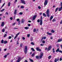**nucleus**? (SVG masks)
I'll list each match as a JSON object with an SVG mask.
<instances>
[{
  "label": "nucleus",
  "mask_w": 62,
  "mask_h": 62,
  "mask_svg": "<svg viewBox=\"0 0 62 62\" xmlns=\"http://www.w3.org/2000/svg\"><path fill=\"white\" fill-rule=\"evenodd\" d=\"M43 53L41 52L40 53V55L36 56V59H38L39 58V57L40 59H41L42 57V56H43Z\"/></svg>",
  "instance_id": "1"
},
{
  "label": "nucleus",
  "mask_w": 62,
  "mask_h": 62,
  "mask_svg": "<svg viewBox=\"0 0 62 62\" xmlns=\"http://www.w3.org/2000/svg\"><path fill=\"white\" fill-rule=\"evenodd\" d=\"M46 14L48 17H49L50 15H49V9H48L47 10L46 12Z\"/></svg>",
  "instance_id": "2"
},
{
  "label": "nucleus",
  "mask_w": 62,
  "mask_h": 62,
  "mask_svg": "<svg viewBox=\"0 0 62 62\" xmlns=\"http://www.w3.org/2000/svg\"><path fill=\"white\" fill-rule=\"evenodd\" d=\"M27 51V46H26L25 47V49H24V52L25 54H26Z\"/></svg>",
  "instance_id": "3"
},
{
  "label": "nucleus",
  "mask_w": 62,
  "mask_h": 62,
  "mask_svg": "<svg viewBox=\"0 0 62 62\" xmlns=\"http://www.w3.org/2000/svg\"><path fill=\"white\" fill-rule=\"evenodd\" d=\"M47 3H48V0H45L44 4V7H45V6L47 4Z\"/></svg>",
  "instance_id": "4"
},
{
  "label": "nucleus",
  "mask_w": 62,
  "mask_h": 62,
  "mask_svg": "<svg viewBox=\"0 0 62 62\" xmlns=\"http://www.w3.org/2000/svg\"><path fill=\"white\" fill-rule=\"evenodd\" d=\"M42 16H41V19L40 23V25H42Z\"/></svg>",
  "instance_id": "5"
},
{
  "label": "nucleus",
  "mask_w": 62,
  "mask_h": 62,
  "mask_svg": "<svg viewBox=\"0 0 62 62\" xmlns=\"http://www.w3.org/2000/svg\"><path fill=\"white\" fill-rule=\"evenodd\" d=\"M56 52H59V53H62V51L61 50H59V48H58L56 51Z\"/></svg>",
  "instance_id": "6"
},
{
  "label": "nucleus",
  "mask_w": 62,
  "mask_h": 62,
  "mask_svg": "<svg viewBox=\"0 0 62 62\" xmlns=\"http://www.w3.org/2000/svg\"><path fill=\"white\" fill-rule=\"evenodd\" d=\"M61 7L60 8H59V11H61L62 9V2H61Z\"/></svg>",
  "instance_id": "7"
},
{
  "label": "nucleus",
  "mask_w": 62,
  "mask_h": 62,
  "mask_svg": "<svg viewBox=\"0 0 62 62\" xmlns=\"http://www.w3.org/2000/svg\"><path fill=\"white\" fill-rule=\"evenodd\" d=\"M37 15H35L33 16L32 18L33 20H35V19H36V18L37 17Z\"/></svg>",
  "instance_id": "8"
},
{
  "label": "nucleus",
  "mask_w": 62,
  "mask_h": 62,
  "mask_svg": "<svg viewBox=\"0 0 62 62\" xmlns=\"http://www.w3.org/2000/svg\"><path fill=\"white\" fill-rule=\"evenodd\" d=\"M21 0L22 4H25V1H24V0Z\"/></svg>",
  "instance_id": "9"
},
{
  "label": "nucleus",
  "mask_w": 62,
  "mask_h": 62,
  "mask_svg": "<svg viewBox=\"0 0 62 62\" xmlns=\"http://www.w3.org/2000/svg\"><path fill=\"white\" fill-rule=\"evenodd\" d=\"M36 49L38 51H39V52H41V49H39V47H37L36 48Z\"/></svg>",
  "instance_id": "10"
},
{
  "label": "nucleus",
  "mask_w": 62,
  "mask_h": 62,
  "mask_svg": "<svg viewBox=\"0 0 62 62\" xmlns=\"http://www.w3.org/2000/svg\"><path fill=\"white\" fill-rule=\"evenodd\" d=\"M51 49V46H50L48 47L47 50L48 51H49L50 50V49Z\"/></svg>",
  "instance_id": "11"
},
{
  "label": "nucleus",
  "mask_w": 62,
  "mask_h": 62,
  "mask_svg": "<svg viewBox=\"0 0 62 62\" xmlns=\"http://www.w3.org/2000/svg\"><path fill=\"white\" fill-rule=\"evenodd\" d=\"M59 58H58L57 59V58H55L54 61V62H57V61H59Z\"/></svg>",
  "instance_id": "12"
},
{
  "label": "nucleus",
  "mask_w": 62,
  "mask_h": 62,
  "mask_svg": "<svg viewBox=\"0 0 62 62\" xmlns=\"http://www.w3.org/2000/svg\"><path fill=\"white\" fill-rule=\"evenodd\" d=\"M20 60H21V58L20 57H18V60L16 61V62H19V61H20Z\"/></svg>",
  "instance_id": "13"
},
{
  "label": "nucleus",
  "mask_w": 62,
  "mask_h": 62,
  "mask_svg": "<svg viewBox=\"0 0 62 62\" xmlns=\"http://www.w3.org/2000/svg\"><path fill=\"white\" fill-rule=\"evenodd\" d=\"M5 24V23L4 22H2V24L1 25V26L3 27V26H4V25Z\"/></svg>",
  "instance_id": "14"
},
{
  "label": "nucleus",
  "mask_w": 62,
  "mask_h": 62,
  "mask_svg": "<svg viewBox=\"0 0 62 62\" xmlns=\"http://www.w3.org/2000/svg\"><path fill=\"white\" fill-rule=\"evenodd\" d=\"M61 41H62V39H58L57 42H61Z\"/></svg>",
  "instance_id": "15"
},
{
  "label": "nucleus",
  "mask_w": 62,
  "mask_h": 62,
  "mask_svg": "<svg viewBox=\"0 0 62 62\" xmlns=\"http://www.w3.org/2000/svg\"><path fill=\"white\" fill-rule=\"evenodd\" d=\"M21 23H24V20L23 19H22L21 20Z\"/></svg>",
  "instance_id": "16"
},
{
  "label": "nucleus",
  "mask_w": 62,
  "mask_h": 62,
  "mask_svg": "<svg viewBox=\"0 0 62 62\" xmlns=\"http://www.w3.org/2000/svg\"><path fill=\"white\" fill-rule=\"evenodd\" d=\"M17 13V10H15L14 11V14L16 15V14Z\"/></svg>",
  "instance_id": "17"
},
{
  "label": "nucleus",
  "mask_w": 62,
  "mask_h": 62,
  "mask_svg": "<svg viewBox=\"0 0 62 62\" xmlns=\"http://www.w3.org/2000/svg\"><path fill=\"white\" fill-rule=\"evenodd\" d=\"M35 54H36V53H35V52L33 53L31 55V56L32 57H33V56H35Z\"/></svg>",
  "instance_id": "18"
},
{
  "label": "nucleus",
  "mask_w": 62,
  "mask_h": 62,
  "mask_svg": "<svg viewBox=\"0 0 62 62\" xmlns=\"http://www.w3.org/2000/svg\"><path fill=\"white\" fill-rule=\"evenodd\" d=\"M47 35H51L52 34V33H49L48 31L47 32Z\"/></svg>",
  "instance_id": "19"
},
{
  "label": "nucleus",
  "mask_w": 62,
  "mask_h": 62,
  "mask_svg": "<svg viewBox=\"0 0 62 62\" xmlns=\"http://www.w3.org/2000/svg\"><path fill=\"white\" fill-rule=\"evenodd\" d=\"M58 8H56L55 10V12H57V11L58 10Z\"/></svg>",
  "instance_id": "20"
},
{
  "label": "nucleus",
  "mask_w": 62,
  "mask_h": 62,
  "mask_svg": "<svg viewBox=\"0 0 62 62\" xmlns=\"http://www.w3.org/2000/svg\"><path fill=\"white\" fill-rule=\"evenodd\" d=\"M53 18V16H51V17L50 18V21H51V20H52Z\"/></svg>",
  "instance_id": "21"
},
{
  "label": "nucleus",
  "mask_w": 62,
  "mask_h": 62,
  "mask_svg": "<svg viewBox=\"0 0 62 62\" xmlns=\"http://www.w3.org/2000/svg\"><path fill=\"white\" fill-rule=\"evenodd\" d=\"M25 29H26V30H27V29H29V27H24Z\"/></svg>",
  "instance_id": "22"
},
{
  "label": "nucleus",
  "mask_w": 62,
  "mask_h": 62,
  "mask_svg": "<svg viewBox=\"0 0 62 62\" xmlns=\"http://www.w3.org/2000/svg\"><path fill=\"white\" fill-rule=\"evenodd\" d=\"M31 50H32V51H33V52H35V50H34V48H31Z\"/></svg>",
  "instance_id": "23"
},
{
  "label": "nucleus",
  "mask_w": 62,
  "mask_h": 62,
  "mask_svg": "<svg viewBox=\"0 0 62 62\" xmlns=\"http://www.w3.org/2000/svg\"><path fill=\"white\" fill-rule=\"evenodd\" d=\"M33 37H31L30 38V40L31 41H33Z\"/></svg>",
  "instance_id": "24"
},
{
  "label": "nucleus",
  "mask_w": 62,
  "mask_h": 62,
  "mask_svg": "<svg viewBox=\"0 0 62 62\" xmlns=\"http://www.w3.org/2000/svg\"><path fill=\"white\" fill-rule=\"evenodd\" d=\"M43 15L44 17H46V15L44 13L43 14Z\"/></svg>",
  "instance_id": "25"
},
{
  "label": "nucleus",
  "mask_w": 62,
  "mask_h": 62,
  "mask_svg": "<svg viewBox=\"0 0 62 62\" xmlns=\"http://www.w3.org/2000/svg\"><path fill=\"white\" fill-rule=\"evenodd\" d=\"M29 60H30V61H31V62H33L34 61H33V60L32 59H30Z\"/></svg>",
  "instance_id": "26"
},
{
  "label": "nucleus",
  "mask_w": 62,
  "mask_h": 62,
  "mask_svg": "<svg viewBox=\"0 0 62 62\" xmlns=\"http://www.w3.org/2000/svg\"><path fill=\"white\" fill-rule=\"evenodd\" d=\"M23 46V44L21 43L20 44V46L21 47H22Z\"/></svg>",
  "instance_id": "27"
},
{
  "label": "nucleus",
  "mask_w": 62,
  "mask_h": 62,
  "mask_svg": "<svg viewBox=\"0 0 62 62\" xmlns=\"http://www.w3.org/2000/svg\"><path fill=\"white\" fill-rule=\"evenodd\" d=\"M10 5V2H9L8 4V6L9 7Z\"/></svg>",
  "instance_id": "28"
},
{
  "label": "nucleus",
  "mask_w": 62,
  "mask_h": 62,
  "mask_svg": "<svg viewBox=\"0 0 62 62\" xmlns=\"http://www.w3.org/2000/svg\"><path fill=\"white\" fill-rule=\"evenodd\" d=\"M53 53H55V51H54V48H53Z\"/></svg>",
  "instance_id": "29"
},
{
  "label": "nucleus",
  "mask_w": 62,
  "mask_h": 62,
  "mask_svg": "<svg viewBox=\"0 0 62 62\" xmlns=\"http://www.w3.org/2000/svg\"><path fill=\"white\" fill-rule=\"evenodd\" d=\"M33 31L34 32H36V29H34Z\"/></svg>",
  "instance_id": "30"
},
{
  "label": "nucleus",
  "mask_w": 62,
  "mask_h": 62,
  "mask_svg": "<svg viewBox=\"0 0 62 62\" xmlns=\"http://www.w3.org/2000/svg\"><path fill=\"white\" fill-rule=\"evenodd\" d=\"M4 43L5 44H6V43H8V42L7 41H4Z\"/></svg>",
  "instance_id": "31"
},
{
  "label": "nucleus",
  "mask_w": 62,
  "mask_h": 62,
  "mask_svg": "<svg viewBox=\"0 0 62 62\" xmlns=\"http://www.w3.org/2000/svg\"><path fill=\"white\" fill-rule=\"evenodd\" d=\"M20 32H19L18 33H17V34H16V36H17V37H18V36L20 34Z\"/></svg>",
  "instance_id": "32"
},
{
  "label": "nucleus",
  "mask_w": 62,
  "mask_h": 62,
  "mask_svg": "<svg viewBox=\"0 0 62 62\" xmlns=\"http://www.w3.org/2000/svg\"><path fill=\"white\" fill-rule=\"evenodd\" d=\"M2 32H5V29H3L2 30Z\"/></svg>",
  "instance_id": "33"
},
{
  "label": "nucleus",
  "mask_w": 62,
  "mask_h": 62,
  "mask_svg": "<svg viewBox=\"0 0 62 62\" xmlns=\"http://www.w3.org/2000/svg\"><path fill=\"white\" fill-rule=\"evenodd\" d=\"M19 15H23V13L22 12H20L19 13Z\"/></svg>",
  "instance_id": "34"
},
{
  "label": "nucleus",
  "mask_w": 62,
  "mask_h": 62,
  "mask_svg": "<svg viewBox=\"0 0 62 62\" xmlns=\"http://www.w3.org/2000/svg\"><path fill=\"white\" fill-rule=\"evenodd\" d=\"M52 22H55V19H54L52 20Z\"/></svg>",
  "instance_id": "35"
},
{
  "label": "nucleus",
  "mask_w": 62,
  "mask_h": 62,
  "mask_svg": "<svg viewBox=\"0 0 62 62\" xmlns=\"http://www.w3.org/2000/svg\"><path fill=\"white\" fill-rule=\"evenodd\" d=\"M4 43V40H2L1 41V43Z\"/></svg>",
  "instance_id": "36"
},
{
  "label": "nucleus",
  "mask_w": 62,
  "mask_h": 62,
  "mask_svg": "<svg viewBox=\"0 0 62 62\" xmlns=\"http://www.w3.org/2000/svg\"><path fill=\"white\" fill-rule=\"evenodd\" d=\"M5 9H3L2 10H0V12H3V11H4V10Z\"/></svg>",
  "instance_id": "37"
},
{
  "label": "nucleus",
  "mask_w": 62,
  "mask_h": 62,
  "mask_svg": "<svg viewBox=\"0 0 62 62\" xmlns=\"http://www.w3.org/2000/svg\"><path fill=\"white\" fill-rule=\"evenodd\" d=\"M21 22L20 21H19L18 22V25H20V24Z\"/></svg>",
  "instance_id": "38"
},
{
  "label": "nucleus",
  "mask_w": 62,
  "mask_h": 62,
  "mask_svg": "<svg viewBox=\"0 0 62 62\" xmlns=\"http://www.w3.org/2000/svg\"><path fill=\"white\" fill-rule=\"evenodd\" d=\"M24 8V7H23V6H22L21 7V8Z\"/></svg>",
  "instance_id": "39"
},
{
  "label": "nucleus",
  "mask_w": 62,
  "mask_h": 62,
  "mask_svg": "<svg viewBox=\"0 0 62 62\" xmlns=\"http://www.w3.org/2000/svg\"><path fill=\"white\" fill-rule=\"evenodd\" d=\"M31 44H32V45H34V43H33V42H31Z\"/></svg>",
  "instance_id": "40"
},
{
  "label": "nucleus",
  "mask_w": 62,
  "mask_h": 62,
  "mask_svg": "<svg viewBox=\"0 0 62 62\" xmlns=\"http://www.w3.org/2000/svg\"><path fill=\"white\" fill-rule=\"evenodd\" d=\"M51 58V56H49L48 57V58L49 59H50Z\"/></svg>",
  "instance_id": "41"
},
{
  "label": "nucleus",
  "mask_w": 62,
  "mask_h": 62,
  "mask_svg": "<svg viewBox=\"0 0 62 62\" xmlns=\"http://www.w3.org/2000/svg\"><path fill=\"white\" fill-rule=\"evenodd\" d=\"M38 8L39 9H41V7H40V6H39L38 7Z\"/></svg>",
  "instance_id": "42"
},
{
  "label": "nucleus",
  "mask_w": 62,
  "mask_h": 62,
  "mask_svg": "<svg viewBox=\"0 0 62 62\" xmlns=\"http://www.w3.org/2000/svg\"><path fill=\"white\" fill-rule=\"evenodd\" d=\"M27 37H28V38H29V37H30V34H29L27 35Z\"/></svg>",
  "instance_id": "43"
},
{
  "label": "nucleus",
  "mask_w": 62,
  "mask_h": 62,
  "mask_svg": "<svg viewBox=\"0 0 62 62\" xmlns=\"http://www.w3.org/2000/svg\"><path fill=\"white\" fill-rule=\"evenodd\" d=\"M42 43H45V41L44 40H43L42 41Z\"/></svg>",
  "instance_id": "44"
},
{
  "label": "nucleus",
  "mask_w": 62,
  "mask_h": 62,
  "mask_svg": "<svg viewBox=\"0 0 62 62\" xmlns=\"http://www.w3.org/2000/svg\"><path fill=\"white\" fill-rule=\"evenodd\" d=\"M51 32L52 33H54V31L53 30H52Z\"/></svg>",
  "instance_id": "45"
},
{
  "label": "nucleus",
  "mask_w": 62,
  "mask_h": 62,
  "mask_svg": "<svg viewBox=\"0 0 62 62\" xmlns=\"http://www.w3.org/2000/svg\"><path fill=\"white\" fill-rule=\"evenodd\" d=\"M43 39H46V37H44L43 38Z\"/></svg>",
  "instance_id": "46"
},
{
  "label": "nucleus",
  "mask_w": 62,
  "mask_h": 62,
  "mask_svg": "<svg viewBox=\"0 0 62 62\" xmlns=\"http://www.w3.org/2000/svg\"><path fill=\"white\" fill-rule=\"evenodd\" d=\"M5 4V3H4L2 5V7H3L4 6V5Z\"/></svg>",
  "instance_id": "47"
},
{
  "label": "nucleus",
  "mask_w": 62,
  "mask_h": 62,
  "mask_svg": "<svg viewBox=\"0 0 62 62\" xmlns=\"http://www.w3.org/2000/svg\"><path fill=\"white\" fill-rule=\"evenodd\" d=\"M40 45L41 46H44V44H40Z\"/></svg>",
  "instance_id": "48"
},
{
  "label": "nucleus",
  "mask_w": 62,
  "mask_h": 62,
  "mask_svg": "<svg viewBox=\"0 0 62 62\" xmlns=\"http://www.w3.org/2000/svg\"><path fill=\"white\" fill-rule=\"evenodd\" d=\"M19 20H20V19L19 18H18V19H16V21L17 22H18V21L19 22Z\"/></svg>",
  "instance_id": "49"
},
{
  "label": "nucleus",
  "mask_w": 62,
  "mask_h": 62,
  "mask_svg": "<svg viewBox=\"0 0 62 62\" xmlns=\"http://www.w3.org/2000/svg\"><path fill=\"white\" fill-rule=\"evenodd\" d=\"M14 29V30H15V29H18V28H13Z\"/></svg>",
  "instance_id": "50"
},
{
  "label": "nucleus",
  "mask_w": 62,
  "mask_h": 62,
  "mask_svg": "<svg viewBox=\"0 0 62 62\" xmlns=\"http://www.w3.org/2000/svg\"><path fill=\"white\" fill-rule=\"evenodd\" d=\"M7 56V55H5L4 56V57H5V58H6Z\"/></svg>",
  "instance_id": "51"
},
{
  "label": "nucleus",
  "mask_w": 62,
  "mask_h": 62,
  "mask_svg": "<svg viewBox=\"0 0 62 62\" xmlns=\"http://www.w3.org/2000/svg\"><path fill=\"white\" fill-rule=\"evenodd\" d=\"M15 24H16V23H13L12 24L13 26V25H15Z\"/></svg>",
  "instance_id": "52"
},
{
  "label": "nucleus",
  "mask_w": 62,
  "mask_h": 62,
  "mask_svg": "<svg viewBox=\"0 0 62 62\" xmlns=\"http://www.w3.org/2000/svg\"><path fill=\"white\" fill-rule=\"evenodd\" d=\"M17 36H16L15 37V38H14V39H16V38H17Z\"/></svg>",
  "instance_id": "53"
},
{
  "label": "nucleus",
  "mask_w": 62,
  "mask_h": 62,
  "mask_svg": "<svg viewBox=\"0 0 62 62\" xmlns=\"http://www.w3.org/2000/svg\"><path fill=\"white\" fill-rule=\"evenodd\" d=\"M11 39V37L10 36L9 37L8 39Z\"/></svg>",
  "instance_id": "54"
},
{
  "label": "nucleus",
  "mask_w": 62,
  "mask_h": 62,
  "mask_svg": "<svg viewBox=\"0 0 62 62\" xmlns=\"http://www.w3.org/2000/svg\"><path fill=\"white\" fill-rule=\"evenodd\" d=\"M7 36V34H5L4 36V37H6Z\"/></svg>",
  "instance_id": "55"
},
{
  "label": "nucleus",
  "mask_w": 62,
  "mask_h": 62,
  "mask_svg": "<svg viewBox=\"0 0 62 62\" xmlns=\"http://www.w3.org/2000/svg\"><path fill=\"white\" fill-rule=\"evenodd\" d=\"M39 22H40L39 19H38L37 20V22H38V23H39Z\"/></svg>",
  "instance_id": "56"
},
{
  "label": "nucleus",
  "mask_w": 62,
  "mask_h": 62,
  "mask_svg": "<svg viewBox=\"0 0 62 62\" xmlns=\"http://www.w3.org/2000/svg\"><path fill=\"white\" fill-rule=\"evenodd\" d=\"M10 19L11 20H12V19H13V18L12 17L10 18Z\"/></svg>",
  "instance_id": "57"
},
{
  "label": "nucleus",
  "mask_w": 62,
  "mask_h": 62,
  "mask_svg": "<svg viewBox=\"0 0 62 62\" xmlns=\"http://www.w3.org/2000/svg\"><path fill=\"white\" fill-rule=\"evenodd\" d=\"M5 14L6 15H8V12H6L5 13Z\"/></svg>",
  "instance_id": "58"
},
{
  "label": "nucleus",
  "mask_w": 62,
  "mask_h": 62,
  "mask_svg": "<svg viewBox=\"0 0 62 62\" xmlns=\"http://www.w3.org/2000/svg\"><path fill=\"white\" fill-rule=\"evenodd\" d=\"M62 60V58H60V61H61Z\"/></svg>",
  "instance_id": "59"
},
{
  "label": "nucleus",
  "mask_w": 62,
  "mask_h": 62,
  "mask_svg": "<svg viewBox=\"0 0 62 62\" xmlns=\"http://www.w3.org/2000/svg\"><path fill=\"white\" fill-rule=\"evenodd\" d=\"M22 39H23V40H24V39H25V38H24V37H23Z\"/></svg>",
  "instance_id": "60"
},
{
  "label": "nucleus",
  "mask_w": 62,
  "mask_h": 62,
  "mask_svg": "<svg viewBox=\"0 0 62 62\" xmlns=\"http://www.w3.org/2000/svg\"><path fill=\"white\" fill-rule=\"evenodd\" d=\"M31 25H30V24H29L28 25V26H30Z\"/></svg>",
  "instance_id": "61"
},
{
  "label": "nucleus",
  "mask_w": 62,
  "mask_h": 62,
  "mask_svg": "<svg viewBox=\"0 0 62 62\" xmlns=\"http://www.w3.org/2000/svg\"><path fill=\"white\" fill-rule=\"evenodd\" d=\"M28 22L29 23H31V21L29 20L28 21Z\"/></svg>",
  "instance_id": "62"
},
{
  "label": "nucleus",
  "mask_w": 62,
  "mask_h": 62,
  "mask_svg": "<svg viewBox=\"0 0 62 62\" xmlns=\"http://www.w3.org/2000/svg\"><path fill=\"white\" fill-rule=\"evenodd\" d=\"M17 44H19V43L18 42V41H17V43H16Z\"/></svg>",
  "instance_id": "63"
},
{
  "label": "nucleus",
  "mask_w": 62,
  "mask_h": 62,
  "mask_svg": "<svg viewBox=\"0 0 62 62\" xmlns=\"http://www.w3.org/2000/svg\"><path fill=\"white\" fill-rule=\"evenodd\" d=\"M50 39H53V37H51L50 38Z\"/></svg>",
  "instance_id": "64"
}]
</instances>
